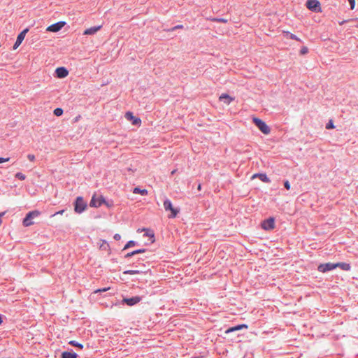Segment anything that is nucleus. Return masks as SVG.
I'll use <instances>...</instances> for the list:
<instances>
[{"instance_id":"obj_1","label":"nucleus","mask_w":358,"mask_h":358,"mask_svg":"<svg viewBox=\"0 0 358 358\" xmlns=\"http://www.w3.org/2000/svg\"><path fill=\"white\" fill-rule=\"evenodd\" d=\"M87 206V203L82 196H78L74 201V210L76 213H82L85 210Z\"/></svg>"},{"instance_id":"obj_2","label":"nucleus","mask_w":358,"mask_h":358,"mask_svg":"<svg viewBox=\"0 0 358 358\" xmlns=\"http://www.w3.org/2000/svg\"><path fill=\"white\" fill-rule=\"evenodd\" d=\"M164 208L166 211H171V215H169V218H174L177 216L178 213L180 212V209L175 208L172 206L171 201L169 199H166L164 201Z\"/></svg>"},{"instance_id":"obj_3","label":"nucleus","mask_w":358,"mask_h":358,"mask_svg":"<svg viewBox=\"0 0 358 358\" xmlns=\"http://www.w3.org/2000/svg\"><path fill=\"white\" fill-rule=\"evenodd\" d=\"M253 122L264 134H268L270 133L271 129L261 119L254 117Z\"/></svg>"},{"instance_id":"obj_4","label":"nucleus","mask_w":358,"mask_h":358,"mask_svg":"<svg viewBox=\"0 0 358 358\" xmlns=\"http://www.w3.org/2000/svg\"><path fill=\"white\" fill-rule=\"evenodd\" d=\"M40 215V212L38 210H34L29 212L26 217L23 220V224L25 227L31 226L34 224L32 222V220L36 217H38Z\"/></svg>"},{"instance_id":"obj_5","label":"nucleus","mask_w":358,"mask_h":358,"mask_svg":"<svg viewBox=\"0 0 358 358\" xmlns=\"http://www.w3.org/2000/svg\"><path fill=\"white\" fill-rule=\"evenodd\" d=\"M103 203H106V200L102 196L96 197V195L94 194L90 202V206L91 207L98 208L103 204Z\"/></svg>"},{"instance_id":"obj_6","label":"nucleus","mask_w":358,"mask_h":358,"mask_svg":"<svg viewBox=\"0 0 358 358\" xmlns=\"http://www.w3.org/2000/svg\"><path fill=\"white\" fill-rule=\"evenodd\" d=\"M307 8L313 12L321 10L320 3L318 0H308L306 2Z\"/></svg>"},{"instance_id":"obj_7","label":"nucleus","mask_w":358,"mask_h":358,"mask_svg":"<svg viewBox=\"0 0 358 358\" xmlns=\"http://www.w3.org/2000/svg\"><path fill=\"white\" fill-rule=\"evenodd\" d=\"M334 268H336L335 264L331 263V262L326 263V264H321L317 267L318 271L322 272V273H326V272L331 271Z\"/></svg>"},{"instance_id":"obj_8","label":"nucleus","mask_w":358,"mask_h":358,"mask_svg":"<svg viewBox=\"0 0 358 358\" xmlns=\"http://www.w3.org/2000/svg\"><path fill=\"white\" fill-rule=\"evenodd\" d=\"M262 227L265 230H271L275 228V220L273 217H269L262 223Z\"/></svg>"},{"instance_id":"obj_9","label":"nucleus","mask_w":358,"mask_h":358,"mask_svg":"<svg viewBox=\"0 0 358 358\" xmlns=\"http://www.w3.org/2000/svg\"><path fill=\"white\" fill-rule=\"evenodd\" d=\"M141 301V297L138 296H133L131 298H124L122 299V303H126L129 306H132Z\"/></svg>"},{"instance_id":"obj_10","label":"nucleus","mask_w":358,"mask_h":358,"mask_svg":"<svg viewBox=\"0 0 358 358\" xmlns=\"http://www.w3.org/2000/svg\"><path fill=\"white\" fill-rule=\"evenodd\" d=\"M64 25H65V22L60 21V22H58L57 23H55V24L49 26L47 28V31H50V32H57L59 30H61Z\"/></svg>"},{"instance_id":"obj_11","label":"nucleus","mask_w":358,"mask_h":358,"mask_svg":"<svg viewBox=\"0 0 358 358\" xmlns=\"http://www.w3.org/2000/svg\"><path fill=\"white\" fill-rule=\"evenodd\" d=\"M28 31H29L28 29H25L18 34L16 41L13 45L14 50L17 49L20 46V45L22 43V42L24 39L26 34L27 33Z\"/></svg>"},{"instance_id":"obj_12","label":"nucleus","mask_w":358,"mask_h":358,"mask_svg":"<svg viewBox=\"0 0 358 358\" xmlns=\"http://www.w3.org/2000/svg\"><path fill=\"white\" fill-rule=\"evenodd\" d=\"M125 118L129 120V121H131L132 122V124L134 125H138L141 124V120L140 118L138 117H136L135 116L133 115V113L130 111H128L125 113V115H124Z\"/></svg>"},{"instance_id":"obj_13","label":"nucleus","mask_w":358,"mask_h":358,"mask_svg":"<svg viewBox=\"0 0 358 358\" xmlns=\"http://www.w3.org/2000/svg\"><path fill=\"white\" fill-rule=\"evenodd\" d=\"M55 73H56L57 76L59 78H64L66 77L69 74V71L64 67L57 68L55 70Z\"/></svg>"},{"instance_id":"obj_14","label":"nucleus","mask_w":358,"mask_h":358,"mask_svg":"<svg viewBox=\"0 0 358 358\" xmlns=\"http://www.w3.org/2000/svg\"><path fill=\"white\" fill-rule=\"evenodd\" d=\"M101 28V25L92 27L90 28L85 29L83 34L85 35H93V34H96Z\"/></svg>"},{"instance_id":"obj_15","label":"nucleus","mask_w":358,"mask_h":358,"mask_svg":"<svg viewBox=\"0 0 358 358\" xmlns=\"http://www.w3.org/2000/svg\"><path fill=\"white\" fill-rule=\"evenodd\" d=\"M247 328H248V325H246V324H239V325L229 328L228 329H227L225 331V333L229 334L231 332H234L235 331H238L242 329H247Z\"/></svg>"},{"instance_id":"obj_16","label":"nucleus","mask_w":358,"mask_h":358,"mask_svg":"<svg viewBox=\"0 0 358 358\" xmlns=\"http://www.w3.org/2000/svg\"><path fill=\"white\" fill-rule=\"evenodd\" d=\"M253 178H258L259 180H261L262 182H270L271 180L265 173H256L254 175Z\"/></svg>"},{"instance_id":"obj_17","label":"nucleus","mask_w":358,"mask_h":358,"mask_svg":"<svg viewBox=\"0 0 358 358\" xmlns=\"http://www.w3.org/2000/svg\"><path fill=\"white\" fill-rule=\"evenodd\" d=\"M78 355L73 352L64 351L61 355V358H77Z\"/></svg>"},{"instance_id":"obj_18","label":"nucleus","mask_w":358,"mask_h":358,"mask_svg":"<svg viewBox=\"0 0 358 358\" xmlns=\"http://www.w3.org/2000/svg\"><path fill=\"white\" fill-rule=\"evenodd\" d=\"M233 99H234L233 98H231L230 96H229L227 94H222L220 96V100L222 101L224 103H225L227 104H229L233 101Z\"/></svg>"},{"instance_id":"obj_19","label":"nucleus","mask_w":358,"mask_h":358,"mask_svg":"<svg viewBox=\"0 0 358 358\" xmlns=\"http://www.w3.org/2000/svg\"><path fill=\"white\" fill-rule=\"evenodd\" d=\"M336 268L338 267L343 271H349L351 268L350 265L347 263L341 262V263H336Z\"/></svg>"},{"instance_id":"obj_20","label":"nucleus","mask_w":358,"mask_h":358,"mask_svg":"<svg viewBox=\"0 0 358 358\" xmlns=\"http://www.w3.org/2000/svg\"><path fill=\"white\" fill-rule=\"evenodd\" d=\"M145 251H146L145 249H139V250H134L131 252H128L127 254H126L124 256V258L127 259V258L131 257L135 255L145 252Z\"/></svg>"},{"instance_id":"obj_21","label":"nucleus","mask_w":358,"mask_h":358,"mask_svg":"<svg viewBox=\"0 0 358 358\" xmlns=\"http://www.w3.org/2000/svg\"><path fill=\"white\" fill-rule=\"evenodd\" d=\"M283 33L286 37H289L291 39L301 41L300 38H299L295 34H292L289 31H284Z\"/></svg>"},{"instance_id":"obj_22","label":"nucleus","mask_w":358,"mask_h":358,"mask_svg":"<svg viewBox=\"0 0 358 358\" xmlns=\"http://www.w3.org/2000/svg\"><path fill=\"white\" fill-rule=\"evenodd\" d=\"M134 194H141V195H146L148 194V191L145 189H141L139 187H135L133 190Z\"/></svg>"},{"instance_id":"obj_23","label":"nucleus","mask_w":358,"mask_h":358,"mask_svg":"<svg viewBox=\"0 0 358 358\" xmlns=\"http://www.w3.org/2000/svg\"><path fill=\"white\" fill-rule=\"evenodd\" d=\"M144 272L145 271H142V270H127V271H124V274L134 275V274H138V273H144Z\"/></svg>"},{"instance_id":"obj_24","label":"nucleus","mask_w":358,"mask_h":358,"mask_svg":"<svg viewBox=\"0 0 358 358\" xmlns=\"http://www.w3.org/2000/svg\"><path fill=\"white\" fill-rule=\"evenodd\" d=\"M69 343L71 345L74 346V347H77V348H78L80 349H83V344H81V343H78V342H77L76 341H69Z\"/></svg>"},{"instance_id":"obj_25","label":"nucleus","mask_w":358,"mask_h":358,"mask_svg":"<svg viewBox=\"0 0 358 358\" xmlns=\"http://www.w3.org/2000/svg\"><path fill=\"white\" fill-rule=\"evenodd\" d=\"M136 244V243L134 241H129L127 242V243L124 245L123 250H126L129 248L130 247L134 246Z\"/></svg>"},{"instance_id":"obj_26","label":"nucleus","mask_w":358,"mask_h":358,"mask_svg":"<svg viewBox=\"0 0 358 358\" xmlns=\"http://www.w3.org/2000/svg\"><path fill=\"white\" fill-rule=\"evenodd\" d=\"M63 114V110L61 108H57L54 110V115L61 116Z\"/></svg>"},{"instance_id":"obj_27","label":"nucleus","mask_w":358,"mask_h":358,"mask_svg":"<svg viewBox=\"0 0 358 358\" xmlns=\"http://www.w3.org/2000/svg\"><path fill=\"white\" fill-rule=\"evenodd\" d=\"M142 231H145V234H144L145 236L154 237V234L152 233V231H150L149 229H143Z\"/></svg>"},{"instance_id":"obj_28","label":"nucleus","mask_w":358,"mask_h":358,"mask_svg":"<svg viewBox=\"0 0 358 358\" xmlns=\"http://www.w3.org/2000/svg\"><path fill=\"white\" fill-rule=\"evenodd\" d=\"M15 178L20 180H24L26 178V176L22 173L18 172L15 174Z\"/></svg>"},{"instance_id":"obj_29","label":"nucleus","mask_w":358,"mask_h":358,"mask_svg":"<svg viewBox=\"0 0 358 358\" xmlns=\"http://www.w3.org/2000/svg\"><path fill=\"white\" fill-rule=\"evenodd\" d=\"M308 49L306 46L302 47L300 50L301 55H305V54L308 53Z\"/></svg>"},{"instance_id":"obj_30","label":"nucleus","mask_w":358,"mask_h":358,"mask_svg":"<svg viewBox=\"0 0 358 358\" xmlns=\"http://www.w3.org/2000/svg\"><path fill=\"white\" fill-rule=\"evenodd\" d=\"M334 128V123L332 121H329L327 125H326V129H333Z\"/></svg>"},{"instance_id":"obj_31","label":"nucleus","mask_w":358,"mask_h":358,"mask_svg":"<svg viewBox=\"0 0 358 358\" xmlns=\"http://www.w3.org/2000/svg\"><path fill=\"white\" fill-rule=\"evenodd\" d=\"M109 289H110L109 287H105V288H103V289H98L94 291V293L106 292V291L108 290Z\"/></svg>"},{"instance_id":"obj_32","label":"nucleus","mask_w":358,"mask_h":358,"mask_svg":"<svg viewBox=\"0 0 358 358\" xmlns=\"http://www.w3.org/2000/svg\"><path fill=\"white\" fill-rule=\"evenodd\" d=\"M284 187L287 190H289L290 189V184H289V182L288 180H285L284 182Z\"/></svg>"},{"instance_id":"obj_33","label":"nucleus","mask_w":358,"mask_h":358,"mask_svg":"<svg viewBox=\"0 0 358 358\" xmlns=\"http://www.w3.org/2000/svg\"><path fill=\"white\" fill-rule=\"evenodd\" d=\"M348 1L350 4L351 9H354L355 6V0H348Z\"/></svg>"},{"instance_id":"obj_34","label":"nucleus","mask_w":358,"mask_h":358,"mask_svg":"<svg viewBox=\"0 0 358 358\" xmlns=\"http://www.w3.org/2000/svg\"><path fill=\"white\" fill-rule=\"evenodd\" d=\"M27 158H28V159H29V161H31V162H33V161H34V160H35V156H34V155H31V154H29V155H27Z\"/></svg>"},{"instance_id":"obj_35","label":"nucleus","mask_w":358,"mask_h":358,"mask_svg":"<svg viewBox=\"0 0 358 358\" xmlns=\"http://www.w3.org/2000/svg\"><path fill=\"white\" fill-rule=\"evenodd\" d=\"M64 210H59V211H58V212H56L55 213H54V214H53V215H52L51 216H52V217H54V216H55L56 215H62V214H63V213H64Z\"/></svg>"},{"instance_id":"obj_36","label":"nucleus","mask_w":358,"mask_h":358,"mask_svg":"<svg viewBox=\"0 0 358 358\" xmlns=\"http://www.w3.org/2000/svg\"><path fill=\"white\" fill-rule=\"evenodd\" d=\"M113 238L115 240L119 241L121 238V236L119 234H115Z\"/></svg>"},{"instance_id":"obj_37","label":"nucleus","mask_w":358,"mask_h":358,"mask_svg":"<svg viewBox=\"0 0 358 358\" xmlns=\"http://www.w3.org/2000/svg\"><path fill=\"white\" fill-rule=\"evenodd\" d=\"M8 160H9V158L0 157V163H3L6 162H8Z\"/></svg>"},{"instance_id":"obj_38","label":"nucleus","mask_w":358,"mask_h":358,"mask_svg":"<svg viewBox=\"0 0 358 358\" xmlns=\"http://www.w3.org/2000/svg\"><path fill=\"white\" fill-rule=\"evenodd\" d=\"M215 21H217V22H227V20H226L222 19V18H220V19H215Z\"/></svg>"},{"instance_id":"obj_39","label":"nucleus","mask_w":358,"mask_h":358,"mask_svg":"<svg viewBox=\"0 0 358 358\" xmlns=\"http://www.w3.org/2000/svg\"><path fill=\"white\" fill-rule=\"evenodd\" d=\"M182 25H177L176 27H174L172 30H175V29H180V28H182Z\"/></svg>"},{"instance_id":"obj_40","label":"nucleus","mask_w":358,"mask_h":358,"mask_svg":"<svg viewBox=\"0 0 358 358\" xmlns=\"http://www.w3.org/2000/svg\"><path fill=\"white\" fill-rule=\"evenodd\" d=\"M347 22V20H343L341 22H339V24L340 25H343L344 23H345Z\"/></svg>"},{"instance_id":"obj_41","label":"nucleus","mask_w":358,"mask_h":358,"mask_svg":"<svg viewBox=\"0 0 358 358\" xmlns=\"http://www.w3.org/2000/svg\"><path fill=\"white\" fill-rule=\"evenodd\" d=\"M176 171H177V169H174V170H173V171H171V175L175 174V173H176Z\"/></svg>"},{"instance_id":"obj_42","label":"nucleus","mask_w":358,"mask_h":358,"mask_svg":"<svg viewBox=\"0 0 358 358\" xmlns=\"http://www.w3.org/2000/svg\"><path fill=\"white\" fill-rule=\"evenodd\" d=\"M2 322H3L2 315L0 314V325L1 324Z\"/></svg>"},{"instance_id":"obj_43","label":"nucleus","mask_w":358,"mask_h":358,"mask_svg":"<svg viewBox=\"0 0 358 358\" xmlns=\"http://www.w3.org/2000/svg\"><path fill=\"white\" fill-rule=\"evenodd\" d=\"M104 204H106L107 206H110V203H108L106 201V203H103Z\"/></svg>"},{"instance_id":"obj_44","label":"nucleus","mask_w":358,"mask_h":358,"mask_svg":"<svg viewBox=\"0 0 358 358\" xmlns=\"http://www.w3.org/2000/svg\"><path fill=\"white\" fill-rule=\"evenodd\" d=\"M201 185L199 184V185H198V189H199V190H200V189H201Z\"/></svg>"},{"instance_id":"obj_45","label":"nucleus","mask_w":358,"mask_h":358,"mask_svg":"<svg viewBox=\"0 0 358 358\" xmlns=\"http://www.w3.org/2000/svg\"><path fill=\"white\" fill-rule=\"evenodd\" d=\"M4 215V213H0V218Z\"/></svg>"}]
</instances>
